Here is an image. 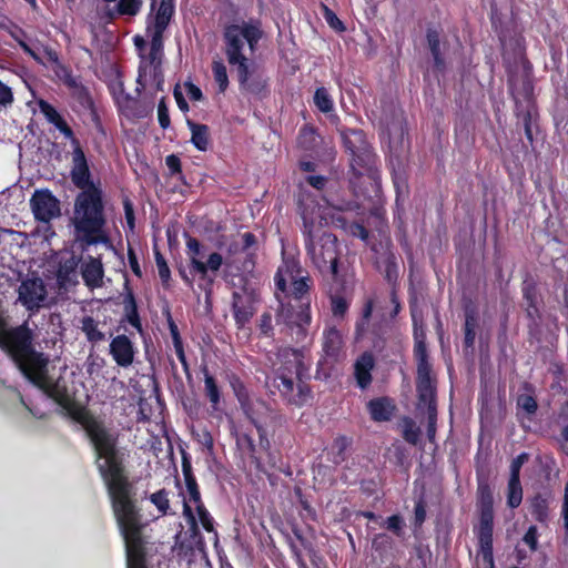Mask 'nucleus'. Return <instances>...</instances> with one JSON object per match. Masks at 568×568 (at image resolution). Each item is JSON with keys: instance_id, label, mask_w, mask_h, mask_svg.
Segmentation results:
<instances>
[{"instance_id": "obj_1", "label": "nucleus", "mask_w": 568, "mask_h": 568, "mask_svg": "<svg viewBox=\"0 0 568 568\" xmlns=\"http://www.w3.org/2000/svg\"><path fill=\"white\" fill-rule=\"evenodd\" d=\"M87 432L99 459L103 460L98 467L108 486L113 511L125 541L126 566L145 568L140 516L132 500L131 484L123 474L122 460L116 450V437L97 422L88 424Z\"/></svg>"}, {"instance_id": "obj_2", "label": "nucleus", "mask_w": 568, "mask_h": 568, "mask_svg": "<svg viewBox=\"0 0 568 568\" xmlns=\"http://www.w3.org/2000/svg\"><path fill=\"white\" fill-rule=\"evenodd\" d=\"M102 195L100 187H91L81 191L74 200L71 223L74 227V239L81 243L83 248L108 241L104 233L105 219Z\"/></svg>"}, {"instance_id": "obj_3", "label": "nucleus", "mask_w": 568, "mask_h": 568, "mask_svg": "<svg viewBox=\"0 0 568 568\" xmlns=\"http://www.w3.org/2000/svg\"><path fill=\"white\" fill-rule=\"evenodd\" d=\"M414 357L417 365L416 390L417 408L425 409L427 414V437L430 442L435 439L437 407H436V378L432 374L426 335L423 329L414 332Z\"/></svg>"}, {"instance_id": "obj_4", "label": "nucleus", "mask_w": 568, "mask_h": 568, "mask_svg": "<svg viewBox=\"0 0 568 568\" xmlns=\"http://www.w3.org/2000/svg\"><path fill=\"white\" fill-rule=\"evenodd\" d=\"M303 219V234L305 247L312 264L323 274H331L334 280L339 276V252L337 237L333 233H314L313 217L306 210L301 212Z\"/></svg>"}, {"instance_id": "obj_5", "label": "nucleus", "mask_w": 568, "mask_h": 568, "mask_svg": "<svg viewBox=\"0 0 568 568\" xmlns=\"http://www.w3.org/2000/svg\"><path fill=\"white\" fill-rule=\"evenodd\" d=\"M26 376L45 394L54 398L63 406L70 405L73 398L72 388L69 385V378L65 372L48 367V359L38 356L33 369H27Z\"/></svg>"}, {"instance_id": "obj_6", "label": "nucleus", "mask_w": 568, "mask_h": 568, "mask_svg": "<svg viewBox=\"0 0 568 568\" xmlns=\"http://www.w3.org/2000/svg\"><path fill=\"white\" fill-rule=\"evenodd\" d=\"M225 55L230 65L251 59L247 55L254 53L262 38L260 28L253 24H231L224 29Z\"/></svg>"}, {"instance_id": "obj_7", "label": "nucleus", "mask_w": 568, "mask_h": 568, "mask_svg": "<svg viewBox=\"0 0 568 568\" xmlns=\"http://www.w3.org/2000/svg\"><path fill=\"white\" fill-rule=\"evenodd\" d=\"M163 43L150 41L148 54H141L136 91L154 88L163 91L164 75L162 72Z\"/></svg>"}, {"instance_id": "obj_8", "label": "nucleus", "mask_w": 568, "mask_h": 568, "mask_svg": "<svg viewBox=\"0 0 568 568\" xmlns=\"http://www.w3.org/2000/svg\"><path fill=\"white\" fill-rule=\"evenodd\" d=\"M239 84L242 91L258 95L266 88V78L262 68L252 59L235 63Z\"/></svg>"}, {"instance_id": "obj_9", "label": "nucleus", "mask_w": 568, "mask_h": 568, "mask_svg": "<svg viewBox=\"0 0 568 568\" xmlns=\"http://www.w3.org/2000/svg\"><path fill=\"white\" fill-rule=\"evenodd\" d=\"M274 386L290 405L301 407L311 397L310 387L301 381L296 384L294 378L288 376L284 369H280L278 375L274 378Z\"/></svg>"}, {"instance_id": "obj_10", "label": "nucleus", "mask_w": 568, "mask_h": 568, "mask_svg": "<svg viewBox=\"0 0 568 568\" xmlns=\"http://www.w3.org/2000/svg\"><path fill=\"white\" fill-rule=\"evenodd\" d=\"M31 211L39 222L49 223L60 216V201L48 189L36 190L30 199Z\"/></svg>"}, {"instance_id": "obj_11", "label": "nucleus", "mask_w": 568, "mask_h": 568, "mask_svg": "<svg viewBox=\"0 0 568 568\" xmlns=\"http://www.w3.org/2000/svg\"><path fill=\"white\" fill-rule=\"evenodd\" d=\"M48 292L40 277H28L18 287V302L34 312L44 306Z\"/></svg>"}, {"instance_id": "obj_12", "label": "nucleus", "mask_w": 568, "mask_h": 568, "mask_svg": "<svg viewBox=\"0 0 568 568\" xmlns=\"http://www.w3.org/2000/svg\"><path fill=\"white\" fill-rule=\"evenodd\" d=\"M256 294L253 290L243 287L232 294V310L235 322L239 327H244L255 313L254 304Z\"/></svg>"}, {"instance_id": "obj_13", "label": "nucleus", "mask_w": 568, "mask_h": 568, "mask_svg": "<svg viewBox=\"0 0 568 568\" xmlns=\"http://www.w3.org/2000/svg\"><path fill=\"white\" fill-rule=\"evenodd\" d=\"M345 148L353 156V163L358 165H369L372 162V153L368 149L365 135L359 130H351L343 133ZM354 166V164H352Z\"/></svg>"}, {"instance_id": "obj_14", "label": "nucleus", "mask_w": 568, "mask_h": 568, "mask_svg": "<svg viewBox=\"0 0 568 568\" xmlns=\"http://www.w3.org/2000/svg\"><path fill=\"white\" fill-rule=\"evenodd\" d=\"M174 13V0H161L158 11L146 28L150 41L163 43V33Z\"/></svg>"}, {"instance_id": "obj_15", "label": "nucleus", "mask_w": 568, "mask_h": 568, "mask_svg": "<svg viewBox=\"0 0 568 568\" xmlns=\"http://www.w3.org/2000/svg\"><path fill=\"white\" fill-rule=\"evenodd\" d=\"M72 183L81 191L99 187L91 181V173L85 154L82 149L72 151V168L70 171Z\"/></svg>"}, {"instance_id": "obj_16", "label": "nucleus", "mask_w": 568, "mask_h": 568, "mask_svg": "<svg viewBox=\"0 0 568 568\" xmlns=\"http://www.w3.org/2000/svg\"><path fill=\"white\" fill-rule=\"evenodd\" d=\"M109 353L118 366L128 368L134 363L136 351L133 342L121 334L111 339Z\"/></svg>"}, {"instance_id": "obj_17", "label": "nucleus", "mask_w": 568, "mask_h": 568, "mask_svg": "<svg viewBox=\"0 0 568 568\" xmlns=\"http://www.w3.org/2000/svg\"><path fill=\"white\" fill-rule=\"evenodd\" d=\"M343 337L341 332L335 327H328L323 335V352L325 361L336 363L344 357Z\"/></svg>"}, {"instance_id": "obj_18", "label": "nucleus", "mask_w": 568, "mask_h": 568, "mask_svg": "<svg viewBox=\"0 0 568 568\" xmlns=\"http://www.w3.org/2000/svg\"><path fill=\"white\" fill-rule=\"evenodd\" d=\"M241 407L243 408L247 418L254 424L256 427L261 442L265 440L266 445H268V440L264 437V429L261 426V419L265 413H267L268 407L265 402L261 399H248L240 397Z\"/></svg>"}, {"instance_id": "obj_19", "label": "nucleus", "mask_w": 568, "mask_h": 568, "mask_svg": "<svg viewBox=\"0 0 568 568\" xmlns=\"http://www.w3.org/2000/svg\"><path fill=\"white\" fill-rule=\"evenodd\" d=\"M302 272L297 261L284 258L275 274V285L278 291L286 292L287 283L294 281Z\"/></svg>"}, {"instance_id": "obj_20", "label": "nucleus", "mask_w": 568, "mask_h": 568, "mask_svg": "<svg viewBox=\"0 0 568 568\" xmlns=\"http://www.w3.org/2000/svg\"><path fill=\"white\" fill-rule=\"evenodd\" d=\"M81 274L87 286L91 288L100 287L104 274L101 261L89 256V260L81 267Z\"/></svg>"}, {"instance_id": "obj_21", "label": "nucleus", "mask_w": 568, "mask_h": 568, "mask_svg": "<svg viewBox=\"0 0 568 568\" xmlns=\"http://www.w3.org/2000/svg\"><path fill=\"white\" fill-rule=\"evenodd\" d=\"M376 267L385 274L389 283H394L398 277V266L395 254L389 250L376 251Z\"/></svg>"}, {"instance_id": "obj_22", "label": "nucleus", "mask_w": 568, "mask_h": 568, "mask_svg": "<svg viewBox=\"0 0 568 568\" xmlns=\"http://www.w3.org/2000/svg\"><path fill=\"white\" fill-rule=\"evenodd\" d=\"M374 368V357L369 353H364L355 363V377L357 385L364 389L372 382V369Z\"/></svg>"}, {"instance_id": "obj_23", "label": "nucleus", "mask_w": 568, "mask_h": 568, "mask_svg": "<svg viewBox=\"0 0 568 568\" xmlns=\"http://www.w3.org/2000/svg\"><path fill=\"white\" fill-rule=\"evenodd\" d=\"M300 307H301V311L295 316H292V315H288L290 308H286L282 305L277 313V322L283 321L284 323H287V324H294L304 334V326L308 325L311 322L310 304L308 303L302 304Z\"/></svg>"}, {"instance_id": "obj_24", "label": "nucleus", "mask_w": 568, "mask_h": 568, "mask_svg": "<svg viewBox=\"0 0 568 568\" xmlns=\"http://www.w3.org/2000/svg\"><path fill=\"white\" fill-rule=\"evenodd\" d=\"M372 419L376 422L389 420L393 416L394 406L387 398L372 399L367 404Z\"/></svg>"}, {"instance_id": "obj_25", "label": "nucleus", "mask_w": 568, "mask_h": 568, "mask_svg": "<svg viewBox=\"0 0 568 568\" xmlns=\"http://www.w3.org/2000/svg\"><path fill=\"white\" fill-rule=\"evenodd\" d=\"M80 329L84 333L88 342L97 344L105 339V334L99 328V322L92 316L81 318Z\"/></svg>"}, {"instance_id": "obj_26", "label": "nucleus", "mask_w": 568, "mask_h": 568, "mask_svg": "<svg viewBox=\"0 0 568 568\" xmlns=\"http://www.w3.org/2000/svg\"><path fill=\"white\" fill-rule=\"evenodd\" d=\"M548 497L537 494L529 500V509L534 518L539 523H547L549 517Z\"/></svg>"}, {"instance_id": "obj_27", "label": "nucleus", "mask_w": 568, "mask_h": 568, "mask_svg": "<svg viewBox=\"0 0 568 568\" xmlns=\"http://www.w3.org/2000/svg\"><path fill=\"white\" fill-rule=\"evenodd\" d=\"M494 509H480L478 540H493Z\"/></svg>"}, {"instance_id": "obj_28", "label": "nucleus", "mask_w": 568, "mask_h": 568, "mask_svg": "<svg viewBox=\"0 0 568 568\" xmlns=\"http://www.w3.org/2000/svg\"><path fill=\"white\" fill-rule=\"evenodd\" d=\"M187 125L192 131L191 141L200 151H206L209 148V128L205 124H197L187 121Z\"/></svg>"}, {"instance_id": "obj_29", "label": "nucleus", "mask_w": 568, "mask_h": 568, "mask_svg": "<svg viewBox=\"0 0 568 568\" xmlns=\"http://www.w3.org/2000/svg\"><path fill=\"white\" fill-rule=\"evenodd\" d=\"M78 264L79 260L75 256H70L60 263L58 268V280L61 284L74 282Z\"/></svg>"}, {"instance_id": "obj_30", "label": "nucleus", "mask_w": 568, "mask_h": 568, "mask_svg": "<svg viewBox=\"0 0 568 568\" xmlns=\"http://www.w3.org/2000/svg\"><path fill=\"white\" fill-rule=\"evenodd\" d=\"M225 263V257L220 253H211L207 257L206 263L195 262V273L200 274L202 278H205L207 272H217L222 264Z\"/></svg>"}, {"instance_id": "obj_31", "label": "nucleus", "mask_w": 568, "mask_h": 568, "mask_svg": "<svg viewBox=\"0 0 568 568\" xmlns=\"http://www.w3.org/2000/svg\"><path fill=\"white\" fill-rule=\"evenodd\" d=\"M124 311L126 321L138 329V332L142 333V324L140 321L139 312L134 295L132 292H129L123 300Z\"/></svg>"}, {"instance_id": "obj_32", "label": "nucleus", "mask_w": 568, "mask_h": 568, "mask_svg": "<svg viewBox=\"0 0 568 568\" xmlns=\"http://www.w3.org/2000/svg\"><path fill=\"white\" fill-rule=\"evenodd\" d=\"M506 496L507 505L509 508L515 509L519 507L523 501V487L520 484V478L509 477Z\"/></svg>"}, {"instance_id": "obj_33", "label": "nucleus", "mask_w": 568, "mask_h": 568, "mask_svg": "<svg viewBox=\"0 0 568 568\" xmlns=\"http://www.w3.org/2000/svg\"><path fill=\"white\" fill-rule=\"evenodd\" d=\"M320 142L321 136L316 133V131L313 128L305 125L304 128L301 129L297 138V143L300 148L306 151H313L318 145Z\"/></svg>"}, {"instance_id": "obj_34", "label": "nucleus", "mask_w": 568, "mask_h": 568, "mask_svg": "<svg viewBox=\"0 0 568 568\" xmlns=\"http://www.w3.org/2000/svg\"><path fill=\"white\" fill-rule=\"evenodd\" d=\"M203 374H204V392H205V395L209 397L211 404H212V407L214 409L217 408V405L220 403V388L216 384V381L215 378L209 373L207 368L204 367L203 368Z\"/></svg>"}, {"instance_id": "obj_35", "label": "nucleus", "mask_w": 568, "mask_h": 568, "mask_svg": "<svg viewBox=\"0 0 568 568\" xmlns=\"http://www.w3.org/2000/svg\"><path fill=\"white\" fill-rule=\"evenodd\" d=\"M427 44L434 58L435 65L440 68L444 60L440 51V36L437 30L428 29L426 33Z\"/></svg>"}, {"instance_id": "obj_36", "label": "nucleus", "mask_w": 568, "mask_h": 568, "mask_svg": "<svg viewBox=\"0 0 568 568\" xmlns=\"http://www.w3.org/2000/svg\"><path fill=\"white\" fill-rule=\"evenodd\" d=\"M477 316L473 310H467L465 314V337L466 348H473L476 337Z\"/></svg>"}, {"instance_id": "obj_37", "label": "nucleus", "mask_w": 568, "mask_h": 568, "mask_svg": "<svg viewBox=\"0 0 568 568\" xmlns=\"http://www.w3.org/2000/svg\"><path fill=\"white\" fill-rule=\"evenodd\" d=\"M477 496L479 509H493V493L489 484L485 478H478Z\"/></svg>"}, {"instance_id": "obj_38", "label": "nucleus", "mask_w": 568, "mask_h": 568, "mask_svg": "<svg viewBox=\"0 0 568 568\" xmlns=\"http://www.w3.org/2000/svg\"><path fill=\"white\" fill-rule=\"evenodd\" d=\"M402 433H403L404 439L407 443H409L412 445H416L418 443L419 436H420V428L416 425V423L412 418H409V417L403 418Z\"/></svg>"}, {"instance_id": "obj_39", "label": "nucleus", "mask_w": 568, "mask_h": 568, "mask_svg": "<svg viewBox=\"0 0 568 568\" xmlns=\"http://www.w3.org/2000/svg\"><path fill=\"white\" fill-rule=\"evenodd\" d=\"M236 445L239 449L244 454L245 456L257 459L256 457V445L254 443V439L252 436H250L246 433H240L236 435Z\"/></svg>"}, {"instance_id": "obj_40", "label": "nucleus", "mask_w": 568, "mask_h": 568, "mask_svg": "<svg viewBox=\"0 0 568 568\" xmlns=\"http://www.w3.org/2000/svg\"><path fill=\"white\" fill-rule=\"evenodd\" d=\"M312 284V280L310 275L302 273L291 282L292 285V295L297 298L302 300L304 295L310 291Z\"/></svg>"}, {"instance_id": "obj_41", "label": "nucleus", "mask_w": 568, "mask_h": 568, "mask_svg": "<svg viewBox=\"0 0 568 568\" xmlns=\"http://www.w3.org/2000/svg\"><path fill=\"white\" fill-rule=\"evenodd\" d=\"M212 71H213L214 81L219 84V91L221 93H223L229 87V77H227L226 67L220 60L213 61Z\"/></svg>"}, {"instance_id": "obj_42", "label": "nucleus", "mask_w": 568, "mask_h": 568, "mask_svg": "<svg viewBox=\"0 0 568 568\" xmlns=\"http://www.w3.org/2000/svg\"><path fill=\"white\" fill-rule=\"evenodd\" d=\"M282 356L288 359V362L294 367L296 377L300 378L303 372L305 371V366L303 363V353L298 349L287 348L283 351Z\"/></svg>"}, {"instance_id": "obj_43", "label": "nucleus", "mask_w": 568, "mask_h": 568, "mask_svg": "<svg viewBox=\"0 0 568 568\" xmlns=\"http://www.w3.org/2000/svg\"><path fill=\"white\" fill-rule=\"evenodd\" d=\"M186 248L190 258V268L192 272H195V262H202V245L195 237L189 236L186 240Z\"/></svg>"}, {"instance_id": "obj_44", "label": "nucleus", "mask_w": 568, "mask_h": 568, "mask_svg": "<svg viewBox=\"0 0 568 568\" xmlns=\"http://www.w3.org/2000/svg\"><path fill=\"white\" fill-rule=\"evenodd\" d=\"M479 552L484 568H496L493 552V540H478Z\"/></svg>"}, {"instance_id": "obj_45", "label": "nucleus", "mask_w": 568, "mask_h": 568, "mask_svg": "<svg viewBox=\"0 0 568 568\" xmlns=\"http://www.w3.org/2000/svg\"><path fill=\"white\" fill-rule=\"evenodd\" d=\"M351 445V440L346 436H338L334 439L332 450L334 453L333 462L341 464L345 460V452Z\"/></svg>"}, {"instance_id": "obj_46", "label": "nucleus", "mask_w": 568, "mask_h": 568, "mask_svg": "<svg viewBox=\"0 0 568 568\" xmlns=\"http://www.w3.org/2000/svg\"><path fill=\"white\" fill-rule=\"evenodd\" d=\"M314 103L324 113L333 110V101L325 88H318L315 91Z\"/></svg>"}, {"instance_id": "obj_47", "label": "nucleus", "mask_w": 568, "mask_h": 568, "mask_svg": "<svg viewBox=\"0 0 568 568\" xmlns=\"http://www.w3.org/2000/svg\"><path fill=\"white\" fill-rule=\"evenodd\" d=\"M142 6V0H120L118 10L121 14L135 16Z\"/></svg>"}, {"instance_id": "obj_48", "label": "nucleus", "mask_w": 568, "mask_h": 568, "mask_svg": "<svg viewBox=\"0 0 568 568\" xmlns=\"http://www.w3.org/2000/svg\"><path fill=\"white\" fill-rule=\"evenodd\" d=\"M323 8V13H324V18L327 22V24L336 30V31H339V32H343L345 31V26L344 23L337 18V16L334 13L333 10H331L327 6L323 4L322 6Z\"/></svg>"}, {"instance_id": "obj_49", "label": "nucleus", "mask_w": 568, "mask_h": 568, "mask_svg": "<svg viewBox=\"0 0 568 568\" xmlns=\"http://www.w3.org/2000/svg\"><path fill=\"white\" fill-rule=\"evenodd\" d=\"M154 255H155V263H156L160 278L162 280L163 283H168L170 280L171 273H170V268L166 264V261H165L164 256L160 253L159 250L154 251Z\"/></svg>"}, {"instance_id": "obj_50", "label": "nucleus", "mask_w": 568, "mask_h": 568, "mask_svg": "<svg viewBox=\"0 0 568 568\" xmlns=\"http://www.w3.org/2000/svg\"><path fill=\"white\" fill-rule=\"evenodd\" d=\"M240 253H245L241 243L232 241L226 248L225 264L227 266L234 265L236 263V255Z\"/></svg>"}, {"instance_id": "obj_51", "label": "nucleus", "mask_w": 568, "mask_h": 568, "mask_svg": "<svg viewBox=\"0 0 568 568\" xmlns=\"http://www.w3.org/2000/svg\"><path fill=\"white\" fill-rule=\"evenodd\" d=\"M332 312L334 316H344L348 308L347 301L339 295L331 297Z\"/></svg>"}, {"instance_id": "obj_52", "label": "nucleus", "mask_w": 568, "mask_h": 568, "mask_svg": "<svg viewBox=\"0 0 568 568\" xmlns=\"http://www.w3.org/2000/svg\"><path fill=\"white\" fill-rule=\"evenodd\" d=\"M196 513H197L199 519H200L203 528L207 531H213L214 530L213 519L210 516L209 511L205 509L204 505H197Z\"/></svg>"}, {"instance_id": "obj_53", "label": "nucleus", "mask_w": 568, "mask_h": 568, "mask_svg": "<svg viewBox=\"0 0 568 568\" xmlns=\"http://www.w3.org/2000/svg\"><path fill=\"white\" fill-rule=\"evenodd\" d=\"M529 455L527 453H521L516 458L513 459L510 464V475L513 478H520V469L523 465L528 460Z\"/></svg>"}, {"instance_id": "obj_54", "label": "nucleus", "mask_w": 568, "mask_h": 568, "mask_svg": "<svg viewBox=\"0 0 568 568\" xmlns=\"http://www.w3.org/2000/svg\"><path fill=\"white\" fill-rule=\"evenodd\" d=\"M151 501L156 506V508L165 514L169 509V499L168 494L164 490H160L155 494L151 495Z\"/></svg>"}, {"instance_id": "obj_55", "label": "nucleus", "mask_w": 568, "mask_h": 568, "mask_svg": "<svg viewBox=\"0 0 568 568\" xmlns=\"http://www.w3.org/2000/svg\"><path fill=\"white\" fill-rule=\"evenodd\" d=\"M386 528L397 536H402L404 528V520L399 515H393L386 520Z\"/></svg>"}, {"instance_id": "obj_56", "label": "nucleus", "mask_w": 568, "mask_h": 568, "mask_svg": "<svg viewBox=\"0 0 568 568\" xmlns=\"http://www.w3.org/2000/svg\"><path fill=\"white\" fill-rule=\"evenodd\" d=\"M518 406L528 414H535L538 405L536 399L530 395H521L518 398Z\"/></svg>"}, {"instance_id": "obj_57", "label": "nucleus", "mask_w": 568, "mask_h": 568, "mask_svg": "<svg viewBox=\"0 0 568 568\" xmlns=\"http://www.w3.org/2000/svg\"><path fill=\"white\" fill-rule=\"evenodd\" d=\"M524 542L529 546L531 551L538 549V530L536 526H530L523 538Z\"/></svg>"}, {"instance_id": "obj_58", "label": "nucleus", "mask_w": 568, "mask_h": 568, "mask_svg": "<svg viewBox=\"0 0 568 568\" xmlns=\"http://www.w3.org/2000/svg\"><path fill=\"white\" fill-rule=\"evenodd\" d=\"M39 106L47 120L52 124L61 116L59 112L47 101L41 100L39 102Z\"/></svg>"}, {"instance_id": "obj_59", "label": "nucleus", "mask_w": 568, "mask_h": 568, "mask_svg": "<svg viewBox=\"0 0 568 568\" xmlns=\"http://www.w3.org/2000/svg\"><path fill=\"white\" fill-rule=\"evenodd\" d=\"M159 123L162 129H168L171 124L169 109L165 104L164 99H161L158 105Z\"/></svg>"}, {"instance_id": "obj_60", "label": "nucleus", "mask_w": 568, "mask_h": 568, "mask_svg": "<svg viewBox=\"0 0 568 568\" xmlns=\"http://www.w3.org/2000/svg\"><path fill=\"white\" fill-rule=\"evenodd\" d=\"M185 485H186V489H187V493L190 496V500L195 504V507L197 505H203L201 501V494H200L196 480L195 479L187 480V481H185Z\"/></svg>"}, {"instance_id": "obj_61", "label": "nucleus", "mask_w": 568, "mask_h": 568, "mask_svg": "<svg viewBox=\"0 0 568 568\" xmlns=\"http://www.w3.org/2000/svg\"><path fill=\"white\" fill-rule=\"evenodd\" d=\"M260 329L266 336H268L272 333L273 326L271 313L266 312L262 314L260 320Z\"/></svg>"}, {"instance_id": "obj_62", "label": "nucleus", "mask_w": 568, "mask_h": 568, "mask_svg": "<svg viewBox=\"0 0 568 568\" xmlns=\"http://www.w3.org/2000/svg\"><path fill=\"white\" fill-rule=\"evenodd\" d=\"M415 525L422 526L426 518V507L424 500H419L415 506Z\"/></svg>"}, {"instance_id": "obj_63", "label": "nucleus", "mask_w": 568, "mask_h": 568, "mask_svg": "<svg viewBox=\"0 0 568 568\" xmlns=\"http://www.w3.org/2000/svg\"><path fill=\"white\" fill-rule=\"evenodd\" d=\"M13 100L11 89L0 81V104H10Z\"/></svg>"}, {"instance_id": "obj_64", "label": "nucleus", "mask_w": 568, "mask_h": 568, "mask_svg": "<svg viewBox=\"0 0 568 568\" xmlns=\"http://www.w3.org/2000/svg\"><path fill=\"white\" fill-rule=\"evenodd\" d=\"M562 518H564V527L566 529V535L568 536V483L565 486V495L562 503Z\"/></svg>"}]
</instances>
